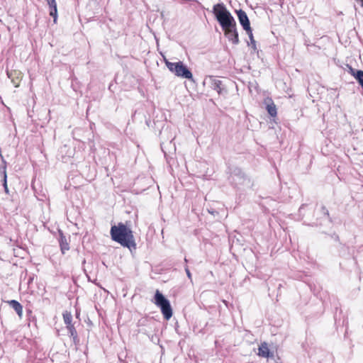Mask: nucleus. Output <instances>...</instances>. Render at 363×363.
Wrapping results in <instances>:
<instances>
[{"mask_svg": "<svg viewBox=\"0 0 363 363\" xmlns=\"http://www.w3.org/2000/svg\"><path fill=\"white\" fill-rule=\"evenodd\" d=\"M258 355L262 357L268 358L273 356V353L270 352L267 342H262L258 349Z\"/></svg>", "mask_w": 363, "mask_h": 363, "instance_id": "obj_9", "label": "nucleus"}, {"mask_svg": "<svg viewBox=\"0 0 363 363\" xmlns=\"http://www.w3.org/2000/svg\"><path fill=\"white\" fill-rule=\"evenodd\" d=\"M321 211L323 212V214L328 217L329 221L332 222L331 218H330V215H329V211H328V209L324 206H323L321 207Z\"/></svg>", "mask_w": 363, "mask_h": 363, "instance_id": "obj_19", "label": "nucleus"}, {"mask_svg": "<svg viewBox=\"0 0 363 363\" xmlns=\"http://www.w3.org/2000/svg\"><path fill=\"white\" fill-rule=\"evenodd\" d=\"M235 13L237 14L238 21L242 28L245 27H248L250 26V21L249 18L246 13V12L242 9L236 10Z\"/></svg>", "mask_w": 363, "mask_h": 363, "instance_id": "obj_7", "label": "nucleus"}, {"mask_svg": "<svg viewBox=\"0 0 363 363\" xmlns=\"http://www.w3.org/2000/svg\"><path fill=\"white\" fill-rule=\"evenodd\" d=\"M164 63L168 69L177 77L191 81L194 80L191 71L182 61L171 62L167 59H164Z\"/></svg>", "mask_w": 363, "mask_h": 363, "instance_id": "obj_3", "label": "nucleus"}, {"mask_svg": "<svg viewBox=\"0 0 363 363\" xmlns=\"http://www.w3.org/2000/svg\"><path fill=\"white\" fill-rule=\"evenodd\" d=\"M347 67H348V72L349 73L351 74V75H353L354 73L355 72V71L357 70L356 69L353 68L352 66L349 65H347Z\"/></svg>", "mask_w": 363, "mask_h": 363, "instance_id": "obj_23", "label": "nucleus"}, {"mask_svg": "<svg viewBox=\"0 0 363 363\" xmlns=\"http://www.w3.org/2000/svg\"><path fill=\"white\" fill-rule=\"evenodd\" d=\"M250 45H251L252 49L255 52L257 50V45H256V41L255 40V39H252V40H250ZM248 45H250V44H248Z\"/></svg>", "mask_w": 363, "mask_h": 363, "instance_id": "obj_21", "label": "nucleus"}, {"mask_svg": "<svg viewBox=\"0 0 363 363\" xmlns=\"http://www.w3.org/2000/svg\"><path fill=\"white\" fill-rule=\"evenodd\" d=\"M184 261H185V262H188V260H187V259H186V258H185V259H184Z\"/></svg>", "mask_w": 363, "mask_h": 363, "instance_id": "obj_29", "label": "nucleus"}, {"mask_svg": "<svg viewBox=\"0 0 363 363\" xmlns=\"http://www.w3.org/2000/svg\"><path fill=\"white\" fill-rule=\"evenodd\" d=\"M212 13L223 30L225 36L233 45H238L240 41L236 21L225 5L223 3L215 4L213 6Z\"/></svg>", "mask_w": 363, "mask_h": 363, "instance_id": "obj_1", "label": "nucleus"}, {"mask_svg": "<svg viewBox=\"0 0 363 363\" xmlns=\"http://www.w3.org/2000/svg\"><path fill=\"white\" fill-rule=\"evenodd\" d=\"M48 5L49 15L53 18V21L55 23L57 20V6L56 0H45Z\"/></svg>", "mask_w": 363, "mask_h": 363, "instance_id": "obj_8", "label": "nucleus"}, {"mask_svg": "<svg viewBox=\"0 0 363 363\" xmlns=\"http://www.w3.org/2000/svg\"><path fill=\"white\" fill-rule=\"evenodd\" d=\"M154 303L160 308L165 320H168L172 318L173 312L170 302L159 290L155 291Z\"/></svg>", "mask_w": 363, "mask_h": 363, "instance_id": "obj_5", "label": "nucleus"}, {"mask_svg": "<svg viewBox=\"0 0 363 363\" xmlns=\"http://www.w3.org/2000/svg\"><path fill=\"white\" fill-rule=\"evenodd\" d=\"M63 320L66 325H72V315L70 312L65 311L63 313Z\"/></svg>", "mask_w": 363, "mask_h": 363, "instance_id": "obj_15", "label": "nucleus"}, {"mask_svg": "<svg viewBox=\"0 0 363 363\" xmlns=\"http://www.w3.org/2000/svg\"><path fill=\"white\" fill-rule=\"evenodd\" d=\"M185 272H186V276L187 277L191 280L192 281V278H191V273L190 272V270L189 269V267L187 266L185 267Z\"/></svg>", "mask_w": 363, "mask_h": 363, "instance_id": "obj_22", "label": "nucleus"}, {"mask_svg": "<svg viewBox=\"0 0 363 363\" xmlns=\"http://www.w3.org/2000/svg\"><path fill=\"white\" fill-rule=\"evenodd\" d=\"M305 206V205H304V204H303V205L300 207V208H299V211H301V209L303 208V206Z\"/></svg>", "mask_w": 363, "mask_h": 363, "instance_id": "obj_26", "label": "nucleus"}, {"mask_svg": "<svg viewBox=\"0 0 363 363\" xmlns=\"http://www.w3.org/2000/svg\"><path fill=\"white\" fill-rule=\"evenodd\" d=\"M211 83V88L217 91L219 95H222L227 93V90L224 89L223 86L222 81L214 78L213 77H210L209 78Z\"/></svg>", "mask_w": 363, "mask_h": 363, "instance_id": "obj_6", "label": "nucleus"}, {"mask_svg": "<svg viewBox=\"0 0 363 363\" xmlns=\"http://www.w3.org/2000/svg\"><path fill=\"white\" fill-rule=\"evenodd\" d=\"M110 235L112 240L119 243L121 246L127 247L132 251L136 249V243L130 228L125 223L120 222L111 227Z\"/></svg>", "mask_w": 363, "mask_h": 363, "instance_id": "obj_2", "label": "nucleus"}, {"mask_svg": "<svg viewBox=\"0 0 363 363\" xmlns=\"http://www.w3.org/2000/svg\"><path fill=\"white\" fill-rule=\"evenodd\" d=\"M3 162L4 163V166L2 167V169H0V173L3 174V186L4 188V191L6 193H9V188L7 186V175H6V162L3 160Z\"/></svg>", "mask_w": 363, "mask_h": 363, "instance_id": "obj_13", "label": "nucleus"}, {"mask_svg": "<svg viewBox=\"0 0 363 363\" xmlns=\"http://www.w3.org/2000/svg\"><path fill=\"white\" fill-rule=\"evenodd\" d=\"M76 315L77 317H78L79 315V313L77 312Z\"/></svg>", "mask_w": 363, "mask_h": 363, "instance_id": "obj_28", "label": "nucleus"}, {"mask_svg": "<svg viewBox=\"0 0 363 363\" xmlns=\"http://www.w3.org/2000/svg\"><path fill=\"white\" fill-rule=\"evenodd\" d=\"M71 337L72 338V341H73V343L75 345H77L79 344V338L78 337V335H73V336H71Z\"/></svg>", "mask_w": 363, "mask_h": 363, "instance_id": "obj_20", "label": "nucleus"}, {"mask_svg": "<svg viewBox=\"0 0 363 363\" xmlns=\"http://www.w3.org/2000/svg\"><path fill=\"white\" fill-rule=\"evenodd\" d=\"M59 242L62 253L65 254L66 251L69 250V246L66 237L62 232H60V238Z\"/></svg>", "mask_w": 363, "mask_h": 363, "instance_id": "obj_12", "label": "nucleus"}, {"mask_svg": "<svg viewBox=\"0 0 363 363\" xmlns=\"http://www.w3.org/2000/svg\"><path fill=\"white\" fill-rule=\"evenodd\" d=\"M352 76L363 89V71L361 69H357Z\"/></svg>", "mask_w": 363, "mask_h": 363, "instance_id": "obj_14", "label": "nucleus"}, {"mask_svg": "<svg viewBox=\"0 0 363 363\" xmlns=\"http://www.w3.org/2000/svg\"><path fill=\"white\" fill-rule=\"evenodd\" d=\"M340 246L342 247V248L345 247V245H342L341 243H340Z\"/></svg>", "mask_w": 363, "mask_h": 363, "instance_id": "obj_27", "label": "nucleus"}, {"mask_svg": "<svg viewBox=\"0 0 363 363\" xmlns=\"http://www.w3.org/2000/svg\"><path fill=\"white\" fill-rule=\"evenodd\" d=\"M7 303L16 312L20 318H21L22 315H23L22 305L16 300H10V301H8Z\"/></svg>", "mask_w": 363, "mask_h": 363, "instance_id": "obj_11", "label": "nucleus"}, {"mask_svg": "<svg viewBox=\"0 0 363 363\" xmlns=\"http://www.w3.org/2000/svg\"><path fill=\"white\" fill-rule=\"evenodd\" d=\"M266 103V109L267 111L268 114L272 117L277 116V107L274 103L272 101L271 99H267L265 101Z\"/></svg>", "mask_w": 363, "mask_h": 363, "instance_id": "obj_10", "label": "nucleus"}, {"mask_svg": "<svg viewBox=\"0 0 363 363\" xmlns=\"http://www.w3.org/2000/svg\"><path fill=\"white\" fill-rule=\"evenodd\" d=\"M331 238L335 241H339V236L336 233H333L330 235Z\"/></svg>", "mask_w": 363, "mask_h": 363, "instance_id": "obj_24", "label": "nucleus"}, {"mask_svg": "<svg viewBox=\"0 0 363 363\" xmlns=\"http://www.w3.org/2000/svg\"><path fill=\"white\" fill-rule=\"evenodd\" d=\"M208 212H209L210 213H211L212 215H215V214H218V213L216 211H215V210H211V211L208 210Z\"/></svg>", "mask_w": 363, "mask_h": 363, "instance_id": "obj_25", "label": "nucleus"}, {"mask_svg": "<svg viewBox=\"0 0 363 363\" xmlns=\"http://www.w3.org/2000/svg\"><path fill=\"white\" fill-rule=\"evenodd\" d=\"M243 30H245L246 31V33L250 38V40L254 39L252 29L250 26H249L248 27L244 28Z\"/></svg>", "mask_w": 363, "mask_h": 363, "instance_id": "obj_18", "label": "nucleus"}, {"mask_svg": "<svg viewBox=\"0 0 363 363\" xmlns=\"http://www.w3.org/2000/svg\"><path fill=\"white\" fill-rule=\"evenodd\" d=\"M243 30H245L246 31V33L250 38V40L254 39L252 29L250 26H249L248 27L244 28Z\"/></svg>", "mask_w": 363, "mask_h": 363, "instance_id": "obj_17", "label": "nucleus"}, {"mask_svg": "<svg viewBox=\"0 0 363 363\" xmlns=\"http://www.w3.org/2000/svg\"><path fill=\"white\" fill-rule=\"evenodd\" d=\"M230 180L235 186L251 187L252 182L250 178L239 167L230 169Z\"/></svg>", "mask_w": 363, "mask_h": 363, "instance_id": "obj_4", "label": "nucleus"}, {"mask_svg": "<svg viewBox=\"0 0 363 363\" xmlns=\"http://www.w3.org/2000/svg\"><path fill=\"white\" fill-rule=\"evenodd\" d=\"M67 329L68 330V335L69 337L75 335L77 334V332L74 326V325H70L67 326Z\"/></svg>", "mask_w": 363, "mask_h": 363, "instance_id": "obj_16", "label": "nucleus"}]
</instances>
